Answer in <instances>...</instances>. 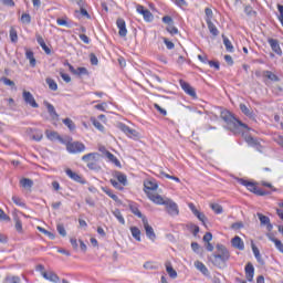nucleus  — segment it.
<instances>
[{
  "mask_svg": "<svg viewBox=\"0 0 283 283\" xmlns=\"http://www.w3.org/2000/svg\"><path fill=\"white\" fill-rule=\"evenodd\" d=\"M220 116L222 120H224V123L227 124V129H229L230 132H233L234 134H240L242 129L249 128L247 124L242 123V120L240 119H237L235 115L227 109L221 111Z\"/></svg>",
  "mask_w": 283,
  "mask_h": 283,
  "instance_id": "1",
  "label": "nucleus"
},
{
  "mask_svg": "<svg viewBox=\"0 0 283 283\" xmlns=\"http://www.w3.org/2000/svg\"><path fill=\"white\" fill-rule=\"evenodd\" d=\"M229 258H231V254L229 253L227 247L217 244V253L212 254L210 261L214 266H222V264L229 262Z\"/></svg>",
  "mask_w": 283,
  "mask_h": 283,
  "instance_id": "2",
  "label": "nucleus"
},
{
  "mask_svg": "<svg viewBox=\"0 0 283 283\" xmlns=\"http://www.w3.org/2000/svg\"><path fill=\"white\" fill-rule=\"evenodd\" d=\"M63 145H65L69 154H83V151L86 149L85 144L74 142L70 136H65Z\"/></svg>",
  "mask_w": 283,
  "mask_h": 283,
  "instance_id": "3",
  "label": "nucleus"
},
{
  "mask_svg": "<svg viewBox=\"0 0 283 283\" xmlns=\"http://www.w3.org/2000/svg\"><path fill=\"white\" fill-rule=\"evenodd\" d=\"M118 129L123 132V134H126L128 138H133L134 140L140 138V134L137 133L136 129L130 128L129 126L125 125L124 123H119L117 125Z\"/></svg>",
  "mask_w": 283,
  "mask_h": 283,
  "instance_id": "4",
  "label": "nucleus"
},
{
  "mask_svg": "<svg viewBox=\"0 0 283 283\" xmlns=\"http://www.w3.org/2000/svg\"><path fill=\"white\" fill-rule=\"evenodd\" d=\"M164 206L166 207V211L169 216H179L180 210L178 209V203L174 202L170 199H167Z\"/></svg>",
  "mask_w": 283,
  "mask_h": 283,
  "instance_id": "5",
  "label": "nucleus"
},
{
  "mask_svg": "<svg viewBox=\"0 0 283 283\" xmlns=\"http://www.w3.org/2000/svg\"><path fill=\"white\" fill-rule=\"evenodd\" d=\"M143 226L148 240H151V242H156V232L154 231V228L149 226V221L147 220V218H143Z\"/></svg>",
  "mask_w": 283,
  "mask_h": 283,
  "instance_id": "6",
  "label": "nucleus"
},
{
  "mask_svg": "<svg viewBox=\"0 0 283 283\" xmlns=\"http://www.w3.org/2000/svg\"><path fill=\"white\" fill-rule=\"evenodd\" d=\"M136 10L139 14H143V18L147 23H151L154 21V14L148 9H145L142 4H137Z\"/></svg>",
  "mask_w": 283,
  "mask_h": 283,
  "instance_id": "7",
  "label": "nucleus"
},
{
  "mask_svg": "<svg viewBox=\"0 0 283 283\" xmlns=\"http://www.w3.org/2000/svg\"><path fill=\"white\" fill-rule=\"evenodd\" d=\"M22 98H23L24 103H27V105H30L33 108L39 107V103H36V99H34V95H32V93H30V91H23Z\"/></svg>",
  "mask_w": 283,
  "mask_h": 283,
  "instance_id": "8",
  "label": "nucleus"
},
{
  "mask_svg": "<svg viewBox=\"0 0 283 283\" xmlns=\"http://www.w3.org/2000/svg\"><path fill=\"white\" fill-rule=\"evenodd\" d=\"M64 65H67L70 72L73 73L75 76H87V74H90V72H87V69L83 66H80L76 70L72 64H70V62H65Z\"/></svg>",
  "mask_w": 283,
  "mask_h": 283,
  "instance_id": "9",
  "label": "nucleus"
},
{
  "mask_svg": "<svg viewBox=\"0 0 283 283\" xmlns=\"http://www.w3.org/2000/svg\"><path fill=\"white\" fill-rule=\"evenodd\" d=\"M66 176H69L71 178V180H74V182H78L80 185H86L87 181L85 180V178H83V176L74 172L72 169L67 168L65 170Z\"/></svg>",
  "mask_w": 283,
  "mask_h": 283,
  "instance_id": "10",
  "label": "nucleus"
},
{
  "mask_svg": "<svg viewBox=\"0 0 283 283\" xmlns=\"http://www.w3.org/2000/svg\"><path fill=\"white\" fill-rule=\"evenodd\" d=\"M268 43L271 46L272 52H274L279 56H282V48H280V41H277L273 38H270L268 40Z\"/></svg>",
  "mask_w": 283,
  "mask_h": 283,
  "instance_id": "11",
  "label": "nucleus"
},
{
  "mask_svg": "<svg viewBox=\"0 0 283 283\" xmlns=\"http://www.w3.org/2000/svg\"><path fill=\"white\" fill-rule=\"evenodd\" d=\"M45 136L49 140H59V143H61V145H63V143H65V136L62 137L61 135H59L54 130H46L45 132Z\"/></svg>",
  "mask_w": 283,
  "mask_h": 283,
  "instance_id": "12",
  "label": "nucleus"
},
{
  "mask_svg": "<svg viewBox=\"0 0 283 283\" xmlns=\"http://www.w3.org/2000/svg\"><path fill=\"white\" fill-rule=\"evenodd\" d=\"M116 25L119 30L118 31L119 36H122V38L127 36V24L125 23V20L122 18L117 19Z\"/></svg>",
  "mask_w": 283,
  "mask_h": 283,
  "instance_id": "13",
  "label": "nucleus"
},
{
  "mask_svg": "<svg viewBox=\"0 0 283 283\" xmlns=\"http://www.w3.org/2000/svg\"><path fill=\"white\" fill-rule=\"evenodd\" d=\"M180 85H181V88L184 90V92H186V94H188V96L196 98V96H197L196 90L189 83H187L185 81H180Z\"/></svg>",
  "mask_w": 283,
  "mask_h": 283,
  "instance_id": "14",
  "label": "nucleus"
},
{
  "mask_svg": "<svg viewBox=\"0 0 283 283\" xmlns=\"http://www.w3.org/2000/svg\"><path fill=\"white\" fill-rule=\"evenodd\" d=\"M148 198L154 202L155 205H166L167 200L163 198V196L154 192H148Z\"/></svg>",
  "mask_w": 283,
  "mask_h": 283,
  "instance_id": "15",
  "label": "nucleus"
},
{
  "mask_svg": "<svg viewBox=\"0 0 283 283\" xmlns=\"http://www.w3.org/2000/svg\"><path fill=\"white\" fill-rule=\"evenodd\" d=\"M266 238L270 240V242H273L275 244V248L280 253H283V243L280 239H276L273 233H268Z\"/></svg>",
  "mask_w": 283,
  "mask_h": 283,
  "instance_id": "16",
  "label": "nucleus"
},
{
  "mask_svg": "<svg viewBox=\"0 0 283 283\" xmlns=\"http://www.w3.org/2000/svg\"><path fill=\"white\" fill-rule=\"evenodd\" d=\"M44 280H48L49 282H53V283H59L61 282V279L59 277V275L56 273H54V271L52 270H48L46 274H44Z\"/></svg>",
  "mask_w": 283,
  "mask_h": 283,
  "instance_id": "17",
  "label": "nucleus"
},
{
  "mask_svg": "<svg viewBox=\"0 0 283 283\" xmlns=\"http://www.w3.org/2000/svg\"><path fill=\"white\" fill-rule=\"evenodd\" d=\"M254 275H255V268L251 263H248L245 265V277L248 282H253Z\"/></svg>",
  "mask_w": 283,
  "mask_h": 283,
  "instance_id": "18",
  "label": "nucleus"
},
{
  "mask_svg": "<svg viewBox=\"0 0 283 283\" xmlns=\"http://www.w3.org/2000/svg\"><path fill=\"white\" fill-rule=\"evenodd\" d=\"M231 244L234 249H238L239 251H244V241H242V238L235 235L231 240Z\"/></svg>",
  "mask_w": 283,
  "mask_h": 283,
  "instance_id": "19",
  "label": "nucleus"
},
{
  "mask_svg": "<svg viewBox=\"0 0 283 283\" xmlns=\"http://www.w3.org/2000/svg\"><path fill=\"white\" fill-rule=\"evenodd\" d=\"M156 189H158V184H156L154 181H145L144 182V191H145V193H147V196H149V193H151V191H156Z\"/></svg>",
  "mask_w": 283,
  "mask_h": 283,
  "instance_id": "20",
  "label": "nucleus"
},
{
  "mask_svg": "<svg viewBox=\"0 0 283 283\" xmlns=\"http://www.w3.org/2000/svg\"><path fill=\"white\" fill-rule=\"evenodd\" d=\"M44 105L53 120H59V113H56V108L54 105L50 104L49 102H44Z\"/></svg>",
  "mask_w": 283,
  "mask_h": 283,
  "instance_id": "21",
  "label": "nucleus"
},
{
  "mask_svg": "<svg viewBox=\"0 0 283 283\" xmlns=\"http://www.w3.org/2000/svg\"><path fill=\"white\" fill-rule=\"evenodd\" d=\"M35 39H36L39 45L45 52V54H52V50L49 49L48 44H45V40H43V36H41V34H36Z\"/></svg>",
  "mask_w": 283,
  "mask_h": 283,
  "instance_id": "22",
  "label": "nucleus"
},
{
  "mask_svg": "<svg viewBox=\"0 0 283 283\" xmlns=\"http://www.w3.org/2000/svg\"><path fill=\"white\" fill-rule=\"evenodd\" d=\"M129 210L132 211V213L134 216H137V218H140L142 222H143V218H147V217L143 216V212H140V209H138L137 203L130 202L129 203Z\"/></svg>",
  "mask_w": 283,
  "mask_h": 283,
  "instance_id": "23",
  "label": "nucleus"
},
{
  "mask_svg": "<svg viewBox=\"0 0 283 283\" xmlns=\"http://www.w3.org/2000/svg\"><path fill=\"white\" fill-rule=\"evenodd\" d=\"M165 266L169 277H171V280H176V277H178V272L174 270V265H171V263L167 261L165 263Z\"/></svg>",
  "mask_w": 283,
  "mask_h": 283,
  "instance_id": "24",
  "label": "nucleus"
},
{
  "mask_svg": "<svg viewBox=\"0 0 283 283\" xmlns=\"http://www.w3.org/2000/svg\"><path fill=\"white\" fill-rule=\"evenodd\" d=\"M252 251H253L254 258L259 262V264H261V266H264L265 262H264V259H262V254H260V249H258V247H255V244H252Z\"/></svg>",
  "mask_w": 283,
  "mask_h": 283,
  "instance_id": "25",
  "label": "nucleus"
},
{
  "mask_svg": "<svg viewBox=\"0 0 283 283\" xmlns=\"http://www.w3.org/2000/svg\"><path fill=\"white\" fill-rule=\"evenodd\" d=\"M114 178H117L118 182L122 184L124 187H127V176L120 171H115L113 174Z\"/></svg>",
  "mask_w": 283,
  "mask_h": 283,
  "instance_id": "26",
  "label": "nucleus"
},
{
  "mask_svg": "<svg viewBox=\"0 0 283 283\" xmlns=\"http://www.w3.org/2000/svg\"><path fill=\"white\" fill-rule=\"evenodd\" d=\"M98 156H101V155H98V153H90V154L84 155L82 157V160H83V163H94L97 160Z\"/></svg>",
  "mask_w": 283,
  "mask_h": 283,
  "instance_id": "27",
  "label": "nucleus"
},
{
  "mask_svg": "<svg viewBox=\"0 0 283 283\" xmlns=\"http://www.w3.org/2000/svg\"><path fill=\"white\" fill-rule=\"evenodd\" d=\"M25 59H28V61H30L31 67H36V59L34 57V52L25 49Z\"/></svg>",
  "mask_w": 283,
  "mask_h": 283,
  "instance_id": "28",
  "label": "nucleus"
},
{
  "mask_svg": "<svg viewBox=\"0 0 283 283\" xmlns=\"http://www.w3.org/2000/svg\"><path fill=\"white\" fill-rule=\"evenodd\" d=\"M106 158H108V163H112L113 165H115V167H118L119 169L120 167H123V165L120 164V160H118V158L114 156V154L106 153Z\"/></svg>",
  "mask_w": 283,
  "mask_h": 283,
  "instance_id": "29",
  "label": "nucleus"
},
{
  "mask_svg": "<svg viewBox=\"0 0 283 283\" xmlns=\"http://www.w3.org/2000/svg\"><path fill=\"white\" fill-rule=\"evenodd\" d=\"M195 266L196 269H198V271H200V273H202V275H209V269H207V265H205V263L196 261Z\"/></svg>",
  "mask_w": 283,
  "mask_h": 283,
  "instance_id": "30",
  "label": "nucleus"
},
{
  "mask_svg": "<svg viewBox=\"0 0 283 283\" xmlns=\"http://www.w3.org/2000/svg\"><path fill=\"white\" fill-rule=\"evenodd\" d=\"M208 25V30L210 32V34H212V36H218L220 34V31L218 30V28L216 27V24L212 23V21L206 22Z\"/></svg>",
  "mask_w": 283,
  "mask_h": 283,
  "instance_id": "31",
  "label": "nucleus"
},
{
  "mask_svg": "<svg viewBox=\"0 0 283 283\" xmlns=\"http://www.w3.org/2000/svg\"><path fill=\"white\" fill-rule=\"evenodd\" d=\"M20 185L24 189H32V187H34V181H32V179H30V178H22L20 180Z\"/></svg>",
  "mask_w": 283,
  "mask_h": 283,
  "instance_id": "32",
  "label": "nucleus"
},
{
  "mask_svg": "<svg viewBox=\"0 0 283 283\" xmlns=\"http://www.w3.org/2000/svg\"><path fill=\"white\" fill-rule=\"evenodd\" d=\"M263 76H265V78H269V81H273L274 83L280 82V77L271 71H264Z\"/></svg>",
  "mask_w": 283,
  "mask_h": 283,
  "instance_id": "33",
  "label": "nucleus"
},
{
  "mask_svg": "<svg viewBox=\"0 0 283 283\" xmlns=\"http://www.w3.org/2000/svg\"><path fill=\"white\" fill-rule=\"evenodd\" d=\"M239 107H240L242 114H244V116H249V118H251L253 116V111L251 108H249V106H247L245 104H240Z\"/></svg>",
  "mask_w": 283,
  "mask_h": 283,
  "instance_id": "34",
  "label": "nucleus"
},
{
  "mask_svg": "<svg viewBox=\"0 0 283 283\" xmlns=\"http://www.w3.org/2000/svg\"><path fill=\"white\" fill-rule=\"evenodd\" d=\"M46 85H49V88L52 90V92H56L59 90V84H56V81L53 78L46 77L45 80Z\"/></svg>",
  "mask_w": 283,
  "mask_h": 283,
  "instance_id": "35",
  "label": "nucleus"
},
{
  "mask_svg": "<svg viewBox=\"0 0 283 283\" xmlns=\"http://www.w3.org/2000/svg\"><path fill=\"white\" fill-rule=\"evenodd\" d=\"M102 190L104 191V193H106V196H108V198H112V200L118 202V196H116L114 191H112V189L104 187L102 188Z\"/></svg>",
  "mask_w": 283,
  "mask_h": 283,
  "instance_id": "36",
  "label": "nucleus"
},
{
  "mask_svg": "<svg viewBox=\"0 0 283 283\" xmlns=\"http://www.w3.org/2000/svg\"><path fill=\"white\" fill-rule=\"evenodd\" d=\"M130 233L133 238L137 240V242H140V229H138V227H132Z\"/></svg>",
  "mask_w": 283,
  "mask_h": 283,
  "instance_id": "37",
  "label": "nucleus"
},
{
  "mask_svg": "<svg viewBox=\"0 0 283 283\" xmlns=\"http://www.w3.org/2000/svg\"><path fill=\"white\" fill-rule=\"evenodd\" d=\"M113 216L116 217V219L118 220V222H119L120 224H125V218L123 217V213H120V210H119V209H115V210L113 211Z\"/></svg>",
  "mask_w": 283,
  "mask_h": 283,
  "instance_id": "38",
  "label": "nucleus"
},
{
  "mask_svg": "<svg viewBox=\"0 0 283 283\" xmlns=\"http://www.w3.org/2000/svg\"><path fill=\"white\" fill-rule=\"evenodd\" d=\"M223 44L226 46L227 52H233V44L231 43V40H229V38L223 36Z\"/></svg>",
  "mask_w": 283,
  "mask_h": 283,
  "instance_id": "39",
  "label": "nucleus"
},
{
  "mask_svg": "<svg viewBox=\"0 0 283 283\" xmlns=\"http://www.w3.org/2000/svg\"><path fill=\"white\" fill-rule=\"evenodd\" d=\"M63 123L69 127L70 132H74L76 129V125H74V122L71 118H64Z\"/></svg>",
  "mask_w": 283,
  "mask_h": 283,
  "instance_id": "40",
  "label": "nucleus"
},
{
  "mask_svg": "<svg viewBox=\"0 0 283 283\" xmlns=\"http://www.w3.org/2000/svg\"><path fill=\"white\" fill-rule=\"evenodd\" d=\"M166 30L167 32H169V34H171V36H175V34H178V28L174 25V22L171 24H168Z\"/></svg>",
  "mask_w": 283,
  "mask_h": 283,
  "instance_id": "41",
  "label": "nucleus"
},
{
  "mask_svg": "<svg viewBox=\"0 0 283 283\" xmlns=\"http://www.w3.org/2000/svg\"><path fill=\"white\" fill-rule=\"evenodd\" d=\"M210 208L212 209V211H214V213L220 214L222 213L223 209L222 206H220V203H211Z\"/></svg>",
  "mask_w": 283,
  "mask_h": 283,
  "instance_id": "42",
  "label": "nucleus"
},
{
  "mask_svg": "<svg viewBox=\"0 0 283 283\" xmlns=\"http://www.w3.org/2000/svg\"><path fill=\"white\" fill-rule=\"evenodd\" d=\"M111 185H112L115 189H118V191H123V189H125V186L122 185L119 181H116V179H111Z\"/></svg>",
  "mask_w": 283,
  "mask_h": 283,
  "instance_id": "43",
  "label": "nucleus"
},
{
  "mask_svg": "<svg viewBox=\"0 0 283 283\" xmlns=\"http://www.w3.org/2000/svg\"><path fill=\"white\" fill-rule=\"evenodd\" d=\"M92 123L94 127L98 129V132H105V126H103V124H101V122H98L96 118H93Z\"/></svg>",
  "mask_w": 283,
  "mask_h": 283,
  "instance_id": "44",
  "label": "nucleus"
},
{
  "mask_svg": "<svg viewBox=\"0 0 283 283\" xmlns=\"http://www.w3.org/2000/svg\"><path fill=\"white\" fill-rule=\"evenodd\" d=\"M258 218L261 224H269L271 222V219L262 213H258Z\"/></svg>",
  "mask_w": 283,
  "mask_h": 283,
  "instance_id": "45",
  "label": "nucleus"
},
{
  "mask_svg": "<svg viewBox=\"0 0 283 283\" xmlns=\"http://www.w3.org/2000/svg\"><path fill=\"white\" fill-rule=\"evenodd\" d=\"M15 230L18 233H23V222H21V219L15 218Z\"/></svg>",
  "mask_w": 283,
  "mask_h": 283,
  "instance_id": "46",
  "label": "nucleus"
},
{
  "mask_svg": "<svg viewBox=\"0 0 283 283\" xmlns=\"http://www.w3.org/2000/svg\"><path fill=\"white\" fill-rule=\"evenodd\" d=\"M21 22L27 24L32 23V17H30V13H23L21 15Z\"/></svg>",
  "mask_w": 283,
  "mask_h": 283,
  "instance_id": "47",
  "label": "nucleus"
},
{
  "mask_svg": "<svg viewBox=\"0 0 283 283\" xmlns=\"http://www.w3.org/2000/svg\"><path fill=\"white\" fill-rule=\"evenodd\" d=\"M0 81L7 85L8 87H14V81L8 78V77H1Z\"/></svg>",
  "mask_w": 283,
  "mask_h": 283,
  "instance_id": "48",
  "label": "nucleus"
},
{
  "mask_svg": "<svg viewBox=\"0 0 283 283\" xmlns=\"http://www.w3.org/2000/svg\"><path fill=\"white\" fill-rule=\"evenodd\" d=\"M10 39H11V43H17V41H19V35L17 34V30L14 29L10 30Z\"/></svg>",
  "mask_w": 283,
  "mask_h": 283,
  "instance_id": "49",
  "label": "nucleus"
},
{
  "mask_svg": "<svg viewBox=\"0 0 283 283\" xmlns=\"http://www.w3.org/2000/svg\"><path fill=\"white\" fill-rule=\"evenodd\" d=\"M12 202H14V205L18 207H25V202H23V200L17 196L12 197Z\"/></svg>",
  "mask_w": 283,
  "mask_h": 283,
  "instance_id": "50",
  "label": "nucleus"
},
{
  "mask_svg": "<svg viewBox=\"0 0 283 283\" xmlns=\"http://www.w3.org/2000/svg\"><path fill=\"white\" fill-rule=\"evenodd\" d=\"M255 196H269L271 195V191H266L262 188H258L254 190Z\"/></svg>",
  "mask_w": 283,
  "mask_h": 283,
  "instance_id": "51",
  "label": "nucleus"
},
{
  "mask_svg": "<svg viewBox=\"0 0 283 283\" xmlns=\"http://www.w3.org/2000/svg\"><path fill=\"white\" fill-rule=\"evenodd\" d=\"M205 12H206V23H208V21H211V19H213V10L206 8Z\"/></svg>",
  "mask_w": 283,
  "mask_h": 283,
  "instance_id": "52",
  "label": "nucleus"
},
{
  "mask_svg": "<svg viewBox=\"0 0 283 283\" xmlns=\"http://www.w3.org/2000/svg\"><path fill=\"white\" fill-rule=\"evenodd\" d=\"M35 271H36L38 273H40V275H42V277H44V274L48 273V271H45V266H44L43 264H38V265L35 266Z\"/></svg>",
  "mask_w": 283,
  "mask_h": 283,
  "instance_id": "53",
  "label": "nucleus"
},
{
  "mask_svg": "<svg viewBox=\"0 0 283 283\" xmlns=\"http://www.w3.org/2000/svg\"><path fill=\"white\" fill-rule=\"evenodd\" d=\"M231 229H233V231H239V229H244V223H242V221L234 222L231 224Z\"/></svg>",
  "mask_w": 283,
  "mask_h": 283,
  "instance_id": "54",
  "label": "nucleus"
},
{
  "mask_svg": "<svg viewBox=\"0 0 283 283\" xmlns=\"http://www.w3.org/2000/svg\"><path fill=\"white\" fill-rule=\"evenodd\" d=\"M196 218H198V220H200V222H202V224H205V222H207V216H205V213L198 211L196 212Z\"/></svg>",
  "mask_w": 283,
  "mask_h": 283,
  "instance_id": "55",
  "label": "nucleus"
},
{
  "mask_svg": "<svg viewBox=\"0 0 283 283\" xmlns=\"http://www.w3.org/2000/svg\"><path fill=\"white\" fill-rule=\"evenodd\" d=\"M164 43L167 50H174V48H176V44H174V42L169 41L167 38H164Z\"/></svg>",
  "mask_w": 283,
  "mask_h": 283,
  "instance_id": "56",
  "label": "nucleus"
},
{
  "mask_svg": "<svg viewBox=\"0 0 283 283\" xmlns=\"http://www.w3.org/2000/svg\"><path fill=\"white\" fill-rule=\"evenodd\" d=\"M86 166L88 169L96 171L98 169V164L96 161H86Z\"/></svg>",
  "mask_w": 283,
  "mask_h": 283,
  "instance_id": "57",
  "label": "nucleus"
},
{
  "mask_svg": "<svg viewBox=\"0 0 283 283\" xmlns=\"http://www.w3.org/2000/svg\"><path fill=\"white\" fill-rule=\"evenodd\" d=\"M57 232L62 238H65L67 235V231H65V227L63 224H57Z\"/></svg>",
  "mask_w": 283,
  "mask_h": 283,
  "instance_id": "58",
  "label": "nucleus"
},
{
  "mask_svg": "<svg viewBox=\"0 0 283 283\" xmlns=\"http://www.w3.org/2000/svg\"><path fill=\"white\" fill-rule=\"evenodd\" d=\"M90 61H91V65H98V57L96 56V54L91 53Z\"/></svg>",
  "mask_w": 283,
  "mask_h": 283,
  "instance_id": "59",
  "label": "nucleus"
},
{
  "mask_svg": "<svg viewBox=\"0 0 283 283\" xmlns=\"http://www.w3.org/2000/svg\"><path fill=\"white\" fill-rule=\"evenodd\" d=\"M57 25H64L65 28H71L70 22L67 20L59 18L56 20Z\"/></svg>",
  "mask_w": 283,
  "mask_h": 283,
  "instance_id": "60",
  "label": "nucleus"
},
{
  "mask_svg": "<svg viewBox=\"0 0 283 283\" xmlns=\"http://www.w3.org/2000/svg\"><path fill=\"white\" fill-rule=\"evenodd\" d=\"M154 107H155V109H157L158 113L161 114V116H167V111L165 108L160 107V105L154 104Z\"/></svg>",
  "mask_w": 283,
  "mask_h": 283,
  "instance_id": "61",
  "label": "nucleus"
},
{
  "mask_svg": "<svg viewBox=\"0 0 283 283\" xmlns=\"http://www.w3.org/2000/svg\"><path fill=\"white\" fill-rule=\"evenodd\" d=\"M190 231L192 232L193 235H198V233H200V227L196 224H190Z\"/></svg>",
  "mask_w": 283,
  "mask_h": 283,
  "instance_id": "62",
  "label": "nucleus"
},
{
  "mask_svg": "<svg viewBox=\"0 0 283 283\" xmlns=\"http://www.w3.org/2000/svg\"><path fill=\"white\" fill-rule=\"evenodd\" d=\"M3 6H7L8 8H14L15 3L14 0H1Z\"/></svg>",
  "mask_w": 283,
  "mask_h": 283,
  "instance_id": "63",
  "label": "nucleus"
},
{
  "mask_svg": "<svg viewBox=\"0 0 283 283\" xmlns=\"http://www.w3.org/2000/svg\"><path fill=\"white\" fill-rule=\"evenodd\" d=\"M163 23L170 25L171 23H174V18H171L170 15H165L163 18Z\"/></svg>",
  "mask_w": 283,
  "mask_h": 283,
  "instance_id": "64",
  "label": "nucleus"
}]
</instances>
